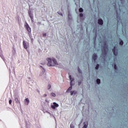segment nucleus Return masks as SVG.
Masks as SVG:
<instances>
[{
	"label": "nucleus",
	"mask_w": 128,
	"mask_h": 128,
	"mask_svg": "<svg viewBox=\"0 0 128 128\" xmlns=\"http://www.w3.org/2000/svg\"><path fill=\"white\" fill-rule=\"evenodd\" d=\"M69 78H70V82H71V84H72V82L74 80V78H72V76H70V75L69 76Z\"/></svg>",
	"instance_id": "14"
},
{
	"label": "nucleus",
	"mask_w": 128,
	"mask_h": 128,
	"mask_svg": "<svg viewBox=\"0 0 128 128\" xmlns=\"http://www.w3.org/2000/svg\"><path fill=\"white\" fill-rule=\"evenodd\" d=\"M26 30H28V32H32V29L30 28V26H28V24L26 23Z\"/></svg>",
	"instance_id": "3"
},
{
	"label": "nucleus",
	"mask_w": 128,
	"mask_h": 128,
	"mask_svg": "<svg viewBox=\"0 0 128 128\" xmlns=\"http://www.w3.org/2000/svg\"><path fill=\"white\" fill-rule=\"evenodd\" d=\"M53 104L55 108H58V104L56 102H54Z\"/></svg>",
	"instance_id": "13"
},
{
	"label": "nucleus",
	"mask_w": 128,
	"mask_h": 128,
	"mask_svg": "<svg viewBox=\"0 0 128 128\" xmlns=\"http://www.w3.org/2000/svg\"><path fill=\"white\" fill-rule=\"evenodd\" d=\"M114 8H116V6H114Z\"/></svg>",
	"instance_id": "32"
},
{
	"label": "nucleus",
	"mask_w": 128,
	"mask_h": 128,
	"mask_svg": "<svg viewBox=\"0 0 128 128\" xmlns=\"http://www.w3.org/2000/svg\"><path fill=\"white\" fill-rule=\"evenodd\" d=\"M23 46H24V48H26V50L28 48V45L26 44V43L24 41H23Z\"/></svg>",
	"instance_id": "10"
},
{
	"label": "nucleus",
	"mask_w": 128,
	"mask_h": 128,
	"mask_svg": "<svg viewBox=\"0 0 128 128\" xmlns=\"http://www.w3.org/2000/svg\"><path fill=\"white\" fill-rule=\"evenodd\" d=\"M108 46L106 44H104L103 48L102 49V54L104 58H106V54H108Z\"/></svg>",
	"instance_id": "2"
},
{
	"label": "nucleus",
	"mask_w": 128,
	"mask_h": 128,
	"mask_svg": "<svg viewBox=\"0 0 128 128\" xmlns=\"http://www.w3.org/2000/svg\"><path fill=\"white\" fill-rule=\"evenodd\" d=\"M46 60L48 62L47 66H58V62L56 58L50 59V58H47Z\"/></svg>",
	"instance_id": "1"
},
{
	"label": "nucleus",
	"mask_w": 128,
	"mask_h": 128,
	"mask_svg": "<svg viewBox=\"0 0 128 128\" xmlns=\"http://www.w3.org/2000/svg\"><path fill=\"white\" fill-rule=\"evenodd\" d=\"M15 100H16V102L17 104H20V98H18L16 97V98H15Z\"/></svg>",
	"instance_id": "8"
},
{
	"label": "nucleus",
	"mask_w": 128,
	"mask_h": 128,
	"mask_svg": "<svg viewBox=\"0 0 128 128\" xmlns=\"http://www.w3.org/2000/svg\"><path fill=\"white\" fill-rule=\"evenodd\" d=\"M80 18H82V16H84V14H82V13H80Z\"/></svg>",
	"instance_id": "26"
},
{
	"label": "nucleus",
	"mask_w": 128,
	"mask_h": 128,
	"mask_svg": "<svg viewBox=\"0 0 128 128\" xmlns=\"http://www.w3.org/2000/svg\"><path fill=\"white\" fill-rule=\"evenodd\" d=\"M70 86L67 90L66 92H70V91L72 90V82H70Z\"/></svg>",
	"instance_id": "7"
},
{
	"label": "nucleus",
	"mask_w": 128,
	"mask_h": 128,
	"mask_svg": "<svg viewBox=\"0 0 128 128\" xmlns=\"http://www.w3.org/2000/svg\"><path fill=\"white\" fill-rule=\"evenodd\" d=\"M96 82L98 84H100V79H97L96 80Z\"/></svg>",
	"instance_id": "15"
},
{
	"label": "nucleus",
	"mask_w": 128,
	"mask_h": 128,
	"mask_svg": "<svg viewBox=\"0 0 128 128\" xmlns=\"http://www.w3.org/2000/svg\"><path fill=\"white\" fill-rule=\"evenodd\" d=\"M88 128V124H84V126H83V128Z\"/></svg>",
	"instance_id": "25"
},
{
	"label": "nucleus",
	"mask_w": 128,
	"mask_h": 128,
	"mask_svg": "<svg viewBox=\"0 0 128 128\" xmlns=\"http://www.w3.org/2000/svg\"><path fill=\"white\" fill-rule=\"evenodd\" d=\"M12 100H9V104H12Z\"/></svg>",
	"instance_id": "24"
},
{
	"label": "nucleus",
	"mask_w": 128,
	"mask_h": 128,
	"mask_svg": "<svg viewBox=\"0 0 128 128\" xmlns=\"http://www.w3.org/2000/svg\"><path fill=\"white\" fill-rule=\"evenodd\" d=\"M80 82H78V86H80Z\"/></svg>",
	"instance_id": "29"
},
{
	"label": "nucleus",
	"mask_w": 128,
	"mask_h": 128,
	"mask_svg": "<svg viewBox=\"0 0 128 128\" xmlns=\"http://www.w3.org/2000/svg\"><path fill=\"white\" fill-rule=\"evenodd\" d=\"M100 68V64H97L96 67V70H98V68Z\"/></svg>",
	"instance_id": "17"
},
{
	"label": "nucleus",
	"mask_w": 128,
	"mask_h": 128,
	"mask_svg": "<svg viewBox=\"0 0 128 128\" xmlns=\"http://www.w3.org/2000/svg\"><path fill=\"white\" fill-rule=\"evenodd\" d=\"M28 14L31 20H34V16H32V14L30 12H28Z\"/></svg>",
	"instance_id": "11"
},
{
	"label": "nucleus",
	"mask_w": 128,
	"mask_h": 128,
	"mask_svg": "<svg viewBox=\"0 0 128 128\" xmlns=\"http://www.w3.org/2000/svg\"><path fill=\"white\" fill-rule=\"evenodd\" d=\"M116 50V46H114V48L112 49V52L114 53V56H118V52Z\"/></svg>",
	"instance_id": "4"
},
{
	"label": "nucleus",
	"mask_w": 128,
	"mask_h": 128,
	"mask_svg": "<svg viewBox=\"0 0 128 128\" xmlns=\"http://www.w3.org/2000/svg\"><path fill=\"white\" fill-rule=\"evenodd\" d=\"M42 36H46V34H42Z\"/></svg>",
	"instance_id": "27"
},
{
	"label": "nucleus",
	"mask_w": 128,
	"mask_h": 128,
	"mask_svg": "<svg viewBox=\"0 0 128 128\" xmlns=\"http://www.w3.org/2000/svg\"><path fill=\"white\" fill-rule=\"evenodd\" d=\"M51 108L53 109V110H56V107L54 106V105H52L51 106Z\"/></svg>",
	"instance_id": "23"
},
{
	"label": "nucleus",
	"mask_w": 128,
	"mask_h": 128,
	"mask_svg": "<svg viewBox=\"0 0 128 128\" xmlns=\"http://www.w3.org/2000/svg\"><path fill=\"white\" fill-rule=\"evenodd\" d=\"M120 44L121 46H122L124 44V42L122 40H120Z\"/></svg>",
	"instance_id": "18"
},
{
	"label": "nucleus",
	"mask_w": 128,
	"mask_h": 128,
	"mask_svg": "<svg viewBox=\"0 0 128 128\" xmlns=\"http://www.w3.org/2000/svg\"><path fill=\"white\" fill-rule=\"evenodd\" d=\"M92 60H94V62H96V58H98V56L96 54H94L92 56Z\"/></svg>",
	"instance_id": "5"
},
{
	"label": "nucleus",
	"mask_w": 128,
	"mask_h": 128,
	"mask_svg": "<svg viewBox=\"0 0 128 128\" xmlns=\"http://www.w3.org/2000/svg\"><path fill=\"white\" fill-rule=\"evenodd\" d=\"M84 124H86V122H84Z\"/></svg>",
	"instance_id": "33"
},
{
	"label": "nucleus",
	"mask_w": 128,
	"mask_h": 128,
	"mask_svg": "<svg viewBox=\"0 0 128 128\" xmlns=\"http://www.w3.org/2000/svg\"><path fill=\"white\" fill-rule=\"evenodd\" d=\"M76 94V91L73 90L70 92L71 96H72L73 94Z\"/></svg>",
	"instance_id": "12"
},
{
	"label": "nucleus",
	"mask_w": 128,
	"mask_h": 128,
	"mask_svg": "<svg viewBox=\"0 0 128 128\" xmlns=\"http://www.w3.org/2000/svg\"><path fill=\"white\" fill-rule=\"evenodd\" d=\"M114 70H118V66H116V64H114Z\"/></svg>",
	"instance_id": "22"
},
{
	"label": "nucleus",
	"mask_w": 128,
	"mask_h": 128,
	"mask_svg": "<svg viewBox=\"0 0 128 128\" xmlns=\"http://www.w3.org/2000/svg\"><path fill=\"white\" fill-rule=\"evenodd\" d=\"M24 102L26 106H28L30 104V100H28V98H26L24 100Z\"/></svg>",
	"instance_id": "6"
},
{
	"label": "nucleus",
	"mask_w": 128,
	"mask_h": 128,
	"mask_svg": "<svg viewBox=\"0 0 128 128\" xmlns=\"http://www.w3.org/2000/svg\"><path fill=\"white\" fill-rule=\"evenodd\" d=\"M51 94V96H56V94H54V92H52L51 94Z\"/></svg>",
	"instance_id": "19"
},
{
	"label": "nucleus",
	"mask_w": 128,
	"mask_h": 128,
	"mask_svg": "<svg viewBox=\"0 0 128 128\" xmlns=\"http://www.w3.org/2000/svg\"><path fill=\"white\" fill-rule=\"evenodd\" d=\"M79 12H84V9H82V8H80Z\"/></svg>",
	"instance_id": "16"
},
{
	"label": "nucleus",
	"mask_w": 128,
	"mask_h": 128,
	"mask_svg": "<svg viewBox=\"0 0 128 128\" xmlns=\"http://www.w3.org/2000/svg\"><path fill=\"white\" fill-rule=\"evenodd\" d=\"M70 128H74V124L72 123L71 124Z\"/></svg>",
	"instance_id": "20"
},
{
	"label": "nucleus",
	"mask_w": 128,
	"mask_h": 128,
	"mask_svg": "<svg viewBox=\"0 0 128 128\" xmlns=\"http://www.w3.org/2000/svg\"><path fill=\"white\" fill-rule=\"evenodd\" d=\"M40 66V68H42V66Z\"/></svg>",
	"instance_id": "31"
},
{
	"label": "nucleus",
	"mask_w": 128,
	"mask_h": 128,
	"mask_svg": "<svg viewBox=\"0 0 128 128\" xmlns=\"http://www.w3.org/2000/svg\"><path fill=\"white\" fill-rule=\"evenodd\" d=\"M48 90H50V88H52L50 84H48Z\"/></svg>",
	"instance_id": "21"
},
{
	"label": "nucleus",
	"mask_w": 128,
	"mask_h": 128,
	"mask_svg": "<svg viewBox=\"0 0 128 128\" xmlns=\"http://www.w3.org/2000/svg\"><path fill=\"white\" fill-rule=\"evenodd\" d=\"M98 24H104V21L102 19H99L98 20Z\"/></svg>",
	"instance_id": "9"
},
{
	"label": "nucleus",
	"mask_w": 128,
	"mask_h": 128,
	"mask_svg": "<svg viewBox=\"0 0 128 128\" xmlns=\"http://www.w3.org/2000/svg\"><path fill=\"white\" fill-rule=\"evenodd\" d=\"M78 72H80V68H78Z\"/></svg>",
	"instance_id": "30"
},
{
	"label": "nucleus",
	"mask_w": 128,
	"mask_h": 128,
	"mask_svg": "<svg viewBox=\"0 0 128 128\" xmlns=\"http://www.w3.org/2000/svg\"><path fill=\"white\" fill-rule=\"evenodd\" d=\"M46 96H48L46 94H44L43 95V96L46 97Z\"/></svg>",
	"instance_id": "28"
}]
</instances>
